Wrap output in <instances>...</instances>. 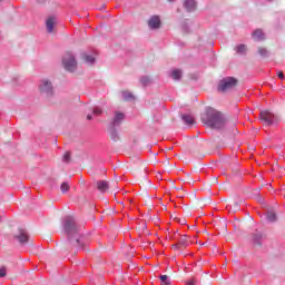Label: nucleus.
Segmentation results:
<instances>
[{
    "instance_id": "1",
    "label": "nucleus",
    "mask_w": 285,
    "mask_h": 285,
    "mask_svg": "<svg viewBox=\"0 0 285 285\" xmlns=\"http://www.w3.org/2000/svg\"><path fill=\"white\" fill-rule=\"evenodd\" d=\"M202 121L209 126V128H214L216 130L226 126V118L224 117V114L210 107L206 109L205 115L202 117Z\"/></svg>"
},
{
    "instance_id": "2",
    "label": "nucleus",
    "mask_w": 285,
    "mask_h": 285,
    "mask_svg": "<svg viewBox=\"0 0 285 285\" xmlns=\"http://www.w3.org/2000/svg\"><path fill=\"white\" fill-rule=\"evenodd\" d=\"M62 63L65 70H68L69 72H75V70H77V60L75 59V56H72V53L70 52L65 55Z\"/></svg>"
},
{
    "instance_id": "3",
    "label": "nucleus",
    "mask_w": 285,
    "mask_h": 285,
    "mask_svg": "<svg viewBox=\"0 0 285 285\" xmlns=\"http://www.w3.org/2000/svg\"><path fill=\"white\" fill-rule=\"evenodd\" d=\"M237 86V79L229 77L220 80L218 85V90L220 92H228V90H233Z\"/></svg>"
},
{
    "instance_id": "4",
    "label": "nucleus",
    "mask_w": 285,
    "mask_h": 285,
    "mask_svg": "<svg viewBox=\"0 0 285 285\" xmlns=\"http://www.w3.org/2000/svg\"><path fill=\"white\" fill-rule=\"evenodd\" d=\"M259 119L264 126H271L275 121V114L268 110L261 111Z\"/></svg>"
},
{
    "instance_id": "5",
    "label": "nucleus",
    "mask_w": 285,
    "mask_h": 285,
    "mask_svg": "<svg viewBox=\"0 0 285 285\" xmlns=\"http://www.w3.org/2000/svg\"><path fill=\"white\" fill-rule=\"evenodd\" d=\"M40 92H42V95H46L47 97H52V95L55 94L52 82H50L48 79L42 80L40 85Z\"/></svg>"
},
{
    "instance_id": "6",
    "label": "nucleus",
    "mask_w": 285,
    "mask_h": 285,
    "mask_svg": "<svg viewBox=\"0 0 285 285\" xmlns=\"http://www.w3.org/2000/svg\"><path fill=\"white\" fill-rule=\"evenodd\" d=\"M65 232L70 237V235H77V225L75 224V218L68 217L65 223Z\"/></svg>"
},
{
    "instance_id": "7",
    "label": "nucleus",
    "mask_w": 285,
    "mask_h": 285,
    "mask_svg": "<svg viewBox=\"0 0 285 285\" xmlns=\"http://www.w3.org/2000/svg\"><path fill=\"white\" fill-rule=\"evenodd\" d=\"M148 27L150 28V30H157L161 28V19L159 18V16H153L148 20Z\"/></svg>"
},
{
    "instance_id": "8",
    "label": "nucleus",
    "mask_w": 285,
    "mask_h": 285,
    "mask_svg": "<svg viewBox=\"0 0 285 285\" xmlns=\"http://www.w3.org/2000/svg\"><path fill=\"white\" fill-rule=\"evenodd\" d=\"M14 238L18 239L20 244H28L30 236H28V232H26V229H19V234L14 235Z\"/></svg>"
},
{
    "instance_id": "9",
    "label": "nucleus",
    "mask_w": 285,
    "mask_h": 285,
    "mask_svg": "<svg viewBox=\"0 0 285 285\" xmlns=\"http://www.w3.org/2000/svg\"><path fill=\"white\" fill-rule=\"evenodd\" d=\"M57 23V19L55 17H50L46 21L47 32L52 33L55 32V24Z\"/></svg>"
},
{
    "instance_id": "10",
    "label": "nucleus",
    "mask_w": 285,
    "mask_h": 285,
    "mask_svg": "<svg viewBox=\"0 0 285 285\" xmlns=\"http://www.w3.org/2000/svg\"><path fill=\"white\" fill-rule=\"evenodd\" d=\"M184 8L187 9V12H193L197 8L195 0H184Z\"/></svg>"
},
{
    "instance_id": "11",
    "label": "nucleus",
    "mask_w": 285,
    "mask_h": 285,
    "mask_svg": "<svg viewBox=\"0 0 285 285\" xmlns=\"http://www.w3.org/2000/svg\"><path fill=\"white\" fill-rule=\"evenodd\" d=\"M96 187L99 190V193H106V190H108V188H109L108 181H106V180H98L96 183Z\"/></svg>"
},
{
    "instance_id": "12",
    "label": "nucleus",
    "mask_w": 285,
    "mask_h": 285,
    "mask_svg": "<svg viewBox=\"0 0 285 285\" xmlns=\"http://www.w3.org/2000/svg\"><path fill=\"white\" fill-rule=\"evenodd\" d=\"M254 41H264L265 37H264V31H262V29H257L253 32L252 35Z\"/></svg>"
},
{
    "instance_id": "13",
    "label": "nucleus",
    "mask_w": 285,
    "mask_h": 285,
    "mask_svg": "<svg viewBox=\"0 0 285 285\" xmlns=\"http://www.w3.org/2000/svg\"><path fill=\"white\" fill-rule=\"evenodd\" d=\"M178 246H180V248H188V246H190V240H188V236H180V238L178 239Z\"/></svg>"
},
{
    "instance_id": "14",
    "label": "nucleus",
    "mask_w": 285,
    "mask_h": 285,
    "mask_svg": "<svg viewBox=\"0 0 285 285\" xmlns=\"http://www.w3.org/2000/svg\"><path fill=\"white\" fill-rule=\"evenodd\" d=\"M124 114L122 112H116V116L112 120V126H119V124H121V121H124Z\"/></svg>"
},
{
    "instance_id": "15",
    "label": "nucleus",
    "mask_w": 285,
    "mask_h": 285,
    "mask_svg": "<svg viewBox=\"0 0 285 285\" xmlns=\"http://www.w3.org/2000/svg\"><path fill=\"white\" fill-rule=\"evenodd\" d=\"M81 58L85 61V63H88L89 66H92L95 63V57H92L88 53L82 55Z\"/></svg>"
},
{
    "instance_id": "16",
    "label": "nucleus",
    "mask_w": 285,
    "mask_h": 285,
    "mask_svg": "<svg viewBox=\"0 0 285 285\" xmlns=\"http://www.w3.org/2000/svg\"><path fill=\"white\" fill-rule=\"evenodd\" d=\"M122 99L125 101H132V99H135V96L129 91H122Z\"/></svg>"
},
{
    "instance_id": "17",
    "label": "nucleus",
    "mask_w": 285,
    "mask_h": 285,
    "mask_svg": "<svg viewBox=\"0 0 285 285\" xmlns=\"http://www.w3.org/2000/svg\"><path fill=\"white\" fill-rule=\"evenodd\" d=\"M70 243H71V246H75L76 248H81V246H83L79 237L71 239Z\"/></svg>"
},
{
    "instance_id": "18",
    "label": "nucleus",
    "mask_w": 285,
    "mask_h": 285,
    "mask_svg": "<svg viewBox=\"0 0 285 285\" xmlns=\"http://www.w3.org/2000/svg\"><path fill=\"white\" fill-rule=\"evenodd\" d=\"M183 120L187 126H193V124H195V118L193 116H183Z\"/></svg>"
},
{
    "instance_id": "19",
    "label": "nucleus",
    "mask_w": 285,
    "mask_h": 285,
    "mask_svg": "<svg viewBox=\"0 0 285 285\" xmlns=\"http://www.w3.org/2000/svg\"><path fill=\"white\" fill-rule=\"evenodd\" d=\"M171 77L173 79H175L176 81H178V79H181V70L176 69L171 72Z\"/></svg>"
},
{
    "instance_id": "20",
    "label": "nucleus",
    "mask_w": 285,
    "mask_h": 285,
    "mask_svg": "<svg viewBox=\"0 0 285 285\" xmlns=\"http://www.w3.org/2000/svg\"><path fill=\"white\" fill-rule=\"evenodd\" d=\"M267 219L268 222H277V214H275V212H268Z\"/></svg>"
},
{
    "instance_id": "21",
    "label": "nucleus",
    "mask_w": 285,
    "mask_h": 285,
    "mask_svg": "<svg viewBox=\"0 0 285 285\" xmlns=\"http://www.w3.org/2000/svg\"><path fill=\"white\" fill-rule=\"evenodd\" d=\"M258 55H261V57H268V49H266L265 47H259Z\"/></svg>"
},
{
    "instance_id": "22",
    "label": "nucleus",
    "mask_w": 285,
    "mask_h": 285,
    "mask_svg": "<svg viewBox=\"0 0 285 285\" xmlns=\"http://www.w3.org/2000/svg\"><path fill=\"white\" fill-rule=\"evenodd\" d=\"M60 190L61 193H68L70 190V184L68 183H62L61 186H60Z\"/></svg>"
},
{
    "instance_id": "23",
    "label": "nucleus",
    "mask_w": 285,
    "mask_h": 285,
    "mask_svg": "<svg viewBox=\"0 0 285 285\" xmlns=\"http://www.w3.org/2000/svg\"><path fill=\"white\" fill-rule=\"evenodd\" d=\"M160 282H161V285H170L168 275H160Z\"/></svg>"
},
{
    "instance_id": "24",
    "label": "nucleus",
    "mask_w": 285,
    "mask_h": 285,
    "mask_svg": "<svg viewBox=\"0 0 285 285\" xmlns=\"http://www.w3.org/2000/svg\"><path fill=\"white\" fill-rule=\"evenodd\" d=\"M246 45H239L238 47H236V52H238V55H244V52H246Z\"/></svg>"
},
{
    "instance_id": "25",
    "label": "nucleus",
    "mask_w": 285,
    "mask_h": 285,
    "mask_svg": "<svg viewBox=\"0 0 285 285\" xmlns=\"http://www.w3.org/2000/svg\"><path fill=\"white\" fill-rule=\"evenodd\" d=\"M62 159H63V161H66V164H69L70 163V151H66Z\"/></svg>"
},
{
    "instance_id": "26",
    "label": "nucleus",
    "mask_w": 285,
    "mask_h": 285,
    "mask_svg": "<svg viewBox=\"0 0 285 285\" xmlns=\"http://www.w3.org/2000/svg\"><path fill=\"white\" fill-rule=\"evenodd\" d=\"M110 139H112L114 141H117V139H119V137L117 136V131L111 130V132H110Z\"/></svg>"
},
{
    "instance_id": "27",
    "label": "nucleus",
    "mask_w": 285,
    "mask_h": 285,
    "mask_svg": "<svg viewBox=\"0 0 285 285\" xmlns=\"http://www.w3.org/2000/svg\"><path fill=\"white\" fill-rule=\"evenodd\" d=\"M7 271H8V268H6V267H1L0 268V277H6L8 274H7Z\"/></svg>"
},
{
    "instance_id": "28",
    "label": "nucleus",
    "mask_w": 285,
    "mask_h": 285,
    "mask_svg": "<svg viewBox=\"0 0 285 285\" xmlns=\"http://www.w3.org/2000/svg\"><path fill=\"white\" fill-rule=\"evenodd\" d=\"M104 111L99 108L94 109V115H101Z\"/></svg>"
},
{
    "instance_id": "29",
    "label": "nucleus",
    "mask_w": 285,
    "mask_h": 285,
    "mask_svg": "<svg viewBox=\"0 0 285 285\" xmlns=\"http://www.w3.org/2000/svg\"><path fill=\"white\" fill-rule=\"evenodd\" d=\"M148 81H150L148 78L140 79V82L142 83V86H146V83H148Z\"/></svg>"
},
{
    "instance_id": "30",
    "label": "nucleus",
    "mask_w": 285,
    "mask_h": 285,
    "mask_svg": "<svg viewBox=\"0 0 285 285\" xmlns=\"http://www.w3.org/2000/svg\"><path fill=\"white\" fill-rule=\"evenodd\" d=\"M195 283H196L195 278H191L186 282V285H195Z\"/></svg>"
},
{
    "instance_id": "31",
    "label": "nucleus",
    "mask_w": 285,
    "mask_h": 285,
    "mask_svg": "<svg viewBox=\"0 0 285 285\" xmlns=\"http://www.w3.org/2000/svg\"><path fill=\"white\" fill-rule=\"evenodd\" d=\"M173 248H174V250H179V248H181V246L179 245V243H177V244L173 245Z\"/></svg>"
},
{
    "instance_id": "32",
    "label": "nucleus",
    "mask_w": 285,
    "mask_h": 285,
    "mask_svg": "<svg viewBox=\"0 0 285 285\" xmlns=\"http://www.w3.org/2000/svg\"><path fill=\"white\" fill-rule=\"evenodd\" d=\"M277 77L278 79H284V71H278Z\"/></svg>"
},
{
    "instance_id": "33",
    "label": "nucleus",
    "mask_w": 285,
    "mask_h": 285,
    "mask_svg": "<svg viewBox=\"0 0 285 285\" xmlns=\"http://www.w3.org/2000/svg\"><path fill=\"white\" fill-rule=\"evenodd\" d=\"M46 1H48V0H37V3H39V6H43L46 3Z\"/></svg>"
},
{
    "instance_id": "34",
    "label": "nucleus",
    "mask_w": 285,
    "mask_h": 285,
    "mask_svg": "<svg viewBox=\"0 0 285 285\" xmlns=\"http://www.w3.org/2000/svg\"><path fill=\"white\" fill-rule=\"evenodd\" d=\"M87 119L90 121L92 119V116L88 115Z\"/></svg>"
},
{
    "instance_id": "35",
    "label": "nucleus",
    "mask_w": 285,
    "mask_h": 285,
    "mask_svg": "<svg viewBox=\"0 0 285 285\" xmlns=\"http://www.w3.org/2000/svg\"><path fill=\"white\" fill-rule=\"evenodd\" d=\"M179 223L184 225V224H186V220H185V219H183V220H180Z\"/></svg>"
},
{
    "instance_id": "36",
    "label": "nucleus",
    "mask_w": 285,
    "mask_h": 285,
    "mask_svg": "<svg viewBox=\"0 0 285 285\" xmlns=\"http://www.w3.org/2000/svg\"><path fill=\"white\" fill-rule=\"evenodd\" d=\"M213 183H214V184H217V178H214Z\"/></svg>"
},
{
    "instance_id": "37",
    "label": "nucleus",
    "mask_w": 285,
    "mask_h": 285,
    "mask_svg": "<svg viewBox=\"0 0 285 285\" xmlns=\"http://www.w3.org/2000/svg\"><path fill=\"white\" fill-rule=\"evenodd\" d=\"M167 1H169V3H173V1H175V0H167Z\"/></svg>"
}]
</instances>
